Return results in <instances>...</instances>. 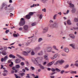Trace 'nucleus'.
<instances>
[{
    "label": "nucleus",
    "mask_w": 78,
    "mask_h": 78,
    "mask_svg": "<svg viewBox=\"0 0 78 78\" xmlns=\"http://www.w3.org/2000/svg\"><path fill=\"white\" fill-rule=\"evenodd\" d=\"M59 64V60L57 61L54 64V65L55 66L57 65V64Z\"/></svg>",
    "instance_id": "29"
},
{
    "label": "nucleus",
    "mask_w": 78,
    "mask_h": 78,
    "mask_svg": "<svg viewBox=\"0 0 78 78\" xmlns=\"http://www.w3.org/2000/svg\"><path fill=\"white\" fill-rule=\"evenodd\" d=\"M1 62H3L4 61H5V60L4 58H1Z\"/></svg>",
    "instance_id": "36"
},
{
    "label": "nucleus",
    "mask_w": 78,
    "mask_h": 78,
    "mask_svg": "<svg viewBox=\"0 0 78 78\" xmlns=\"http://www.w3.org/2000/svg\"><path fill=\"white\" fill-rule=\"evenodd\" d=\"M31 68L32 69V70H34L35 68L34 67H33V66H31Z\"/></svg>",
    "instance_id": "48"
},
{
    "label": "nucleus",
    "mask_w": 78,
    "mask_h": 78,
    "mask_svg": "<svg viewBox=\"0 0 78 78\" xmlns=\"http://www.w3.org/2000/svg\"><path fill=\"white\" fill-rule=\"evenodd\" d=\"M39 5V4H35V6H37Z\"/></svg>",
    "instance_id": "59"
},
{
    "label": "nucleus",
    "mask_w": 78,
    "mask_h": 78,
    "mask_svg": "<svg viewBox=\"0 0 78 78\" xmlns=\"http://www.w3.org/2000/svg\"><path fill=\"white\" fill-rule=\"evenodd\" d=\"M12 70H16V67H13L12 68Z\"/></svg>",
    "instance_id": "60"
},
{
    "label": "nucleus",
    "mask_w": 78,
    "mask_h": 78,
    "mask_svg": "<svg viewBox=\"0 0 78 78\" xmlns=\"http://www.w3.org/2000/svg\"><path fill=\"white\" fill-rule=\"evenodd\" d=\"M26 78H30V76H26Z\"/></svg>",
    "instance_id": "64"
},
{
    "label": "nucleus",
    "mask_w": 78,
    "mask_h": 78,
    "mask_svg": "<svg viewBox=\"0 0 78 78\" xmlns=\"http://www.w3.org/2000/svg\"><path fill=\"white\" fill-rule=\"evenodd\" d=\"M64 70H62L61 71V72H60V73L61 74H63V73H64Z\"/></svg>",
    "instance_id": "47"
},
{
    "label": "nucleus",
    "mask_w": 78,
    "mask_h": 78,
    "mask_svg": "<svg viewBox=\"0 0 78 78\" xmlns=\"http://www.w3.org/2000/svg\"><path fill=\"white\" fill-rule=\"evenodd\" d=\"M53 48L54 50H55L56 51H59V49L58 48H57V47L55 45L53 46Z\"/></svg>",
    "instance_id": "17"
},
{
    "label": "nucleus",
    "mask_w": 78,
    "mask_h": 78,
    "mask_svg": "<svg viewBox=\"0 0 78 78\" xmlns=\"http://www.w3.org/2000/svg\"><path fill=\"white\" fill-rule=\"evenodd\" d=\"M9 57L10 58H12L13 59H14V58H16V57H15V56L13 55L12 54H10L9 55Z\"/></svg>",
    "instance_id": "15"
},
{
    "label": "nucleus",
    "mask_w": 78,
    "mask_h": 78,
    "mask_svg": "<svg viewBox=\"0 0 78 78\" xmlns=\"http://www.w3.org/2000/svg\"><path fill=\"white\" fill-rule=\"evenodd\" d=\"M51 70L52 72H54V71H55V69H52Z\"/></svg>",
    "instance_id": "61"
},
{
    "label": "nucleus",
    "mask_w": 78,
    "mask_h": 78,
    "mask_svg": "<svg viewBox=\"0 0 78 78\" xmlns=\"http://www.w3.org/2000/svg\"><path fill=\"white\" fill-rule=\"evenodd\" d=\"M42 10L44 12H46V9L45 8L42 9Z\"/></svg>",
    "instance_id": "50"
},
{
    "label": "nucleus",
    "mask_w": 78,
    "mask_h": 78,
    "mask_svg": "<svg viewBox=\"0 0 78 78\" xmlns=\"http://www.w3.org/2000/svg\"><path fill=\"white\" fill-rule=\"evenodd\" d=\"M55 70H56V71H57V72H60L61 71V70H60L58 68H56Z\"/></svg>",
    "instance_id": "41"
},
{
    "label": "nucleus",
    "mask_w": 78,
    "mask_h": 78,
    "mask_svg": "<svg viewBox=\"0 0 78 78\" xmlns=\"http://www.w3.org/2000/svg\"><path fill=\"white\" fill-rule=\"evenodd\" d=\"M45 59H46V60H47V56H44Z\"/></svg>",
    "instance_id": "54"
},
{
    "label": "nucleus",
    "mask_w": 78,
    "mask_h": 78,
    "mask_svg": "<svg viewBox=\"0 0 78 78\" xmlns=\"http://www.w3.org/2000/svg\"><path fill=\"white\" fill-rule=\"evenodd\" d=\"M34 6H35V4H33V5L30 6V8H33V7H34Z\"/></svg>",
    "instance_id": "56"
},
{
    "label": "nucleus",
    "mask_w": 78,
    "mask_h": 78,
    "mask_svg": "<svg viewBox=\"0 0 78 78\" xmlns=\"http://www.w3.org/2000/svg\"><path fill=\"white\" fill-rule=\"evenodd\" d=\"M71 11L73 13H74V12H75V9L74 8H73Z\"/></svg>",
    "instance_id": "33"
},
{
    "label": "nucleus",
    "mask_w": 78,
    "mask_h": 78,
    "mask_svg": "<svg viewBox=\"0 0 78 78\" xmlns=\"http://www.w3.org/2000/svg\"><path fill=\"white\" fill-rule=\"evenodd\" d=\"M74 21L75 22H78V19L76 18H75L74 19Z\"/></svg>",
    "instance_id": "31"
},
{
    "label": "nucleus",
    "mask_w": 78,
    "mask_h": 78,
    "mask_svg": "<svg viewBox=\"0 0 78 78\" xmlns=\"http://www.w3.org/2000/svg\"><path fill=\"white\" fill-rule=\"evenodd\" d=\"M69 7H70V8H73V7H74V5H73V4H72V3H69Z\"/></svg>",
    "instance_id": "12"
},
{
    "label": "nucleus",
    "mask_w": 78,
    "mask_h": 78,
    "mask_svg": "<svg viewBox=\"0 0 78 78\" xmlns=\"http://www.w3.org/2000/svg\"><path fill=\"white\" fill-rule=\"evenodd\" d=\"M69 36L72 39H75V36L73 34H70L69 35Z\"/></svg>",
    "instance_id": "7"
},
{
    "label": "nucleus",
    "mask_w": 78,
    "mask_h": 78,
    "mask_svg": "<svg viewBox=\"0 0 78 78\" xmlns=\"http://www.w3.org/2000/svg\"><path fill=\"white\" fill-rule=\"evenodd\" d=\"M64 62V61L63 60H61V61H59V64L60 65L62 64Z\"/></svg>",
    "instance_id": "18"
},
{
    "label": "nucleus",
    "mask_w": 78,
    "mask_h": 78,
    "mask_svg": "<svg viewBox=\"0 0 78 78\" xmlns=\"http://www.w3.org/2000/svg\"><path fill=\"white\" fill-rule=\"evenodd\" d=\"M19 31H22V27H20L19 28Z\"/></svg>",
    "instance_id": "55"
},
{
    "label": "nucleus",
    "mask_w": 78,
    "mask_h": 78,
    "mask_svg": "<svg viewBox=\"0 0 78 78\" xmlns=\"http://www.w3.org/2000/svg\"><path fill=\"white\" fill-rule=\"evenodd\" d=\"M9 30H6V31H5V33H6V34H8V32H9Z\"/></svg>",
    "instance_id": "52"
},
{
    "label": "nucleus",
    "mask_w": 78,
    "mask_h": 78,
    "mask_svg": "<svg viewBox=\"0 0 78 78\" xmlns=\"http://www.w3.org/2000/svg\"><path fill=\"white\" fill-rule=\"evenodd\" d=\"M38 59H39V58H34V60H33V61L34 64H37V63H38L37 61H39Z\"/></svg>",
    "instance_id": "3"
},
{
    "label": "nucleus",
    "mask_w": 78,
    "mask_h": 78,
    "mask_svg": "<svg viewBox=\"0 0 78 78\" xmlns=\"http://www.w3.org/2000/svg\"><path fill=\"white\" fill-rule=\"evenodd\" d=\"M40 48L39 47H37L35 48L36 50H39V49Z\"/></svg>",
    "instance_id": "46"
},
{
    "label": "nucleus",
    "mask_w": 78,
    "mask_h": 78,
    "mask_svg": "<svg viewBox=\"0 0 78 78\" xmlns=\"http://www.w3.org/2000/svg\"><path fill=\"white\" fill-rule=\"evenodd\" d=\"M54 62H55L54 61H53L51 62L48 63V66H51V65H52L53 64H54Z\"/></svg>",
    "instance_id": "13"
},
{
    "label": "nucleus",
    "mask_w": 78,
    "mask_h": 78,
    "mask_svg": "<svg viewBox=\"0 0 78 78\" xmlns=\"http://www.w3.org/2000/svg\"><path fill=\"white\" fill-rule=\"evenodd\" d=\"M70 73L71 74H76V71H71Z\"/></svg>",
    "instance_id": "22"
},
{
    "label": "nucleus",
    "mask_w": 78,
    "mask_h": 78,
    "mask_svg": "<svg viewBox=\"0 0 78 78\" xmlns=\"http://www.w3.org/2000/svg\"><path fill=\"white\" fill-rule=\"evenodd\" d=\"M43 33H45L46 32H47V30H48V28L46 27L44 28L43 30Z\"/></svg>",
    "instance_id": "9"
},
{
    "label": "nucleus",
    "mask_w": 78,
    "mask_h": 78,
    "mask_svg": "<svg viewBox=\"0 0 78 78\" xmlns=\"http://www.w3.org/2000/svg\"><path fill=\"white\" fill-rule=\"evenodd\" d=\"M28 26L27 25H25L23 27V28L24 30H28Z\"/></svg>",
    "instance_id": "8"
},
{
    "label": "nucleus",
    "mask_w": 78,
    "mask_h": 78,
    "mask_svg": "<svg viewBox=\"0 0 78 78\" xmlns=\"http://www.w3.org/2000/svg\"><path fill=\"white\" fill-rule=\"evenodd\" d=\"M35 12H30L29 13V16L31 17V16H33V14H34V13H35Z\"/></svg>",
    "instance_id": "23"
},
{
    "label": "nucleus",
    "mask_w": 78,
    "mask_h": 78,
    "mask_svg": "<svg viewBox=\"0 0 78 78\" xmlns=\"http://www.w3.org/2000/svg\"><path fill=\"white\" fill-rule=\"evenodd\" d=\"M64 51H65V52H66V53H69V49L68 48L65 47L64 48Z\"/></svg>",
    "instance_id": "5"
},
{
    "label": "nucleus",
    "mask_w": 78,
    "mask_h": 78,
    "mask_svg": "<svg viewBox=\"0 0 78 78\" xmlns=\"http://www.w3.org/2000/svg\"><path fill=\"white\" fill-rule=\"evenodd\" d=\"M15 76L16 78H20V77L19 76H17L16 74H15Z\"/></svg>",
    "instance_id": "39"
},
{
    "label": "nucleus",
    "mask_w": 78,
    "mask_h": 78,
    "mask_svg": "<svg viewBox=\"0 0 78 78\" xmlns=\"http://www.w3.org/2000/svg\"><path fill=\"white\" fill-rule=\"evenodd\" d=\"M34 51H33L32 52H31V54L32 55H34Z\"/></svg>",
    "instance_id": "44"
},
{
    "label": "nucleus",
    "mask_w": 78,
    "mask_h": 78,
    "mask_svg": "<svg viewBox=\"0 0 78 78\" xmlns=\"http://www.w3.org/2000/svg\"><path fill=\"white\" fill-rule=\"evenodd\" d=\"M15 67L17 68V69H19V68H20V66L18 65H17Z\"/></svg>",
    "instance_id": "40"
},
{
    "label": "nucleus",
    "mask_w": 78,
    "mask_h": 78,
    "mask_svg": "<svg viewBox=\"0 0 78 78\" xmlns=\"http://www.w3.org/2000/svg\"><path fill=\"white\" fill-rule=\"evenodd\" d=\"M69 45L71 46V47H72L73 49H75V44H69Z\"/></svg>",
    "instance_id": "14"
},
{
    "label": "nucleus",
    "mask_w": 78,
    "mask_h": 78,
    "mask_svg": "<svg viewBox=\"0 0 78 78\" xmlns=\"http://www.w3.org/2000/svg\"><path fill=\"white\" fill-rule=\"evenodd\" d=\"M4 72H6V73H8V70H5L4 71H3Z\"/></svg>",
    "instance_id": "62"
},
{
    "label": "nucleus",
    "mask_w": 78,
    "mask_h": 78,
    "mask_svg": "<svg viewBox=\"0 0 78 78\" xmlns=\"http://www.w3.org/2000/svg\"><path fill=\"white\" fill-rule=\"evenodd\" d=\"M43 55V53H42V51H41V52L39 53H38V55L39 56H41Z\"/></svg>",
    "instance_id": "26"
},
{
    "label": "nucleus",
    "mask_w": 78,
    "mask_h": 78,
    "mask_svg": "<svg viewBox=\"0 0 78 78\" xmlns=\"http://www.w3.org/2000/svg\"><path fill=\"white\" fill-rule=\"evenodd\" d=\"M12 65H13V62H11V64L9 65V66L10 67H12Z\"/></svg>",
    "instance_id": "43"
},
{
    "label": "nucleus",
    "mask_w": 78,
    "mask_h": 78,
    "mask_svg": "<svg viewBox=\"0 0 78 78\" xmlns=\"http://www.w3.org/2000/svg\"><path fill=\"white\" fill-rule=\"evenodd\" d=\"M42 38H39L38 42H40L41 41H42Z\"/></svg>",
    "instance_id": "37"
},
{
    "label": "nucleus",
    "mask_w": 78,
    "mask_h": 78,
    "mask_svg": "<svg viewBox=\"0 0 78 78\" xmlns=\"http://www.w3.org/2000/svg\"><path fill=\"white\" fill-rule=\"evenodd\" d=\"M8 55H6L4 57V59L5 60V61H6V59H8Z\"/></svg>",
    "instance_id": "34"
},
{
    "label": "nucleus",
    "mask_w": 78,
    "mask_h": 78,
    "mask_svg": "<svg viewBox=\"0 0 78 78\" xmlns=\"http://www.w3.org/2000/svg\"><path fill=\"white\" fill-rule=\"evenodd\" d=\"M25 70H27V71H28L29 70V69L27 68V67H25Z\"/></svg>",
    "instance_id": "57"
},
{
    "label": "nucleus",
    "mask_w": 78,
    "mask_h": 78,
    "mask_svg": "<svg viewBox=\"0 0 78 78\" xmlns=\"http://www.w3.org/2000/svg\"><path fill=\"white\" fill-rule=\"evenodd\" d=\"M69 12V10H68L66 13H63V14L65 15L67 14H68Z\"/></svg>",
    "instance_id": "38"
},
{
    "label": "nucleus",
    "mask_w": 78,
    "mask_h": 78,
    "mask_svg": "<svg viewBox=\"0 0 78 78\" xmlns=\"http://www.w3.org/2000/svg\"><path fill=\"white\" fill-rule=\"evenodd\" d=\"M37 17L39 18V19H42V16H42V14H37Z\"/></svg>",
    "instance_id": "6"
},
{
    "label": "nucleus",
    "mask_w": 78,
    "mask_h": 78,
    "mask_svg": "<svg viewBox=\"0 0 78 78\" xmlns=\"http://www.w3.org/2000/svg\"><path fill=\"white\" fill-rule=\"evenodd\" d=\"M26 18L27 19H30V18H31V16L28 14L27 15H26Z\"/></svg>",
    "instance_id": "16"
},
{
    "label": "nucleus",
    "mask_w": 78,
    "mask_h": 78,
    "mask_svg": "<svg viewBox=\"0 0 78 78\" xmlns=\"http://www.w3.org/2000/svg\"><path fill=\"white\" fill-rule=\"evenodd\" d=\"M57 16V14L54 15V16H53V19H54V20L56 19V16Z\"/></svg>",
    "instance_id": "35"
},
{
    "label": "nucleus",
    "mask_w": 78,
    "mask_h": 78,
    "mask_svg": "<svg viewBox=\"0 0 78 78\" xmlns=\"http://www.w3.org/2000/svg\"><path fill=\"white\" fill-rule=\"evenodd\" d=\"M58 54H55L54 56V58H56L58 57Z\"/></svg>",
    "instance_id": "27"
},
{
    "label": "nucleus",
    "mask_w": 78,
    "mask_h": 78,
    "mask_svg": "<svg viewBox=\"0 0 78 78\" xmlns=\"http://www.w3.org/2000/svg\"><path fill=\"white\" fill-rule=\"evenodd\" d=\"M69 67V65H66L64 67V69H67L68 67Z\"/></svg>",
    "instance_id": "32"
},
{
    "label": "nucleus",
    "mask_w": 78,
    "mask_h": 78,
    "mask_svg": "<svg viewBox=\"0 0 78 78\" xmlns=\"http://www.w3.org/2000/svg\"><path fill=\"white\" fill-rule=\"evenodd\" d=\"M52 51V48L51 47L48 48L47 49V52H51Z\"/></svg>",
    "instance_id": "4"
},
{
    "label": "nucleus",
    "mask_w": 78,
    "mask_h": 78,
    "mask_svg": "<svg viewBox=\"0 0 78 78\" xmlns=\"http://www.w3.org/2000/svg\"><path fill=\"white\" fill-rule=\"evenodd\" d=\"M13 36H14V37H17V35L16 34H13Z\"/></svg>",
    "instance_id": "53"
},
{
    "label": "nucleus",
    "mask_w": 78,
    "mask_h": 78,
    "mask_svg": "<svg viewBox=\"0 0 78 78\" xmlns=\"http://www.w3.org/2000/svg\"><path fill=\"white\" fill-rule=\"evenodd\" d=\"M20 75H21V76H23V75H25V73H21Z\"/></svg>",
    "instance_id": "58"
},
{
    "label": "nucleus",
    "mask_w": 78,
    "mask_h": 78,
    "mask_svg": "<svg viewBox=\"0 0 78 78\" xmlns=\"http://www.w3.org/2000/svg\"><path fill=\"white\" fill-rule=\"evenodd\" d=\"M2 53L3 55H7L5 51H3L2 52Z\"/></svg>",
    "instance_id": "25"
},
{
    "label": "nucleus",
    "mask_w": 78,
    "mask_h": 78,
    "mask_svg": "<svg viewBox=\"0 0 78 78\" xmlns=\"http://www.w3.org/2000/svg\"><path fill=\"white\" fill-rule=\"evenodd\" d=\"M67 23L68 25H71L72 24V23L70 20H68L67 21Z\"/></svg>",
    "instance_id": "24"
},
{
    "label": "nucleus",
    "mask_w": 78,
    "mask_h": 78,
    "mask_svg": "<svg viewBox=\"0 0 78 78\" xmlns=\"http://www.w3.org/2000/svg\"><path fill=\"white\" fill-rule=\"evenodd\" d=\"M50 27L53 28L55 27V28H58V25L56 23H55L53 24L50 25Z\"/></svg>",
    "instance_id": "2"
},
{
    "label": "nucleus",
    "mask_w": 78,
    "mask_h": 78,
    "mask_svg": "<svg viewBox=\"0 0 78 78\" xmlns=\"http://www.w3.org/2000/svg\"><path fill=\"white\" fill-rule=\"evenodd\" d=\"M17 56L18 57V58H20V59H22V60H23V61L25 60V58H24L22 57L20 55H17Z\"/></svg>",
    "instance_id": "10"
},
{
    "label": "nucleus",
    "mask_w": 78,
    "mask_h": 78,
    "mask_svg": "<svg viewBox=\"0 0 78 78\" xmlns=\"http://www.w3.org/2000/svg\"><path fill=\"white\" fill-rule=\"evenodd\" d=\"M78 60L76 61L75 62V64L74 65L76 66V67H78Z\"/></svg>",
    "instance_id": "21"
},
{
    "label": "nucleus",
    "mask_w": 78,
    "mask_h": 78,
    "mask_svg": "<svg viewBox=\"0 0 78 78\" xmlns=\"http://www.w3.org/2000/svg\"><path fill=\"white\" fill-rule=\"evenodd\" d=\"M47 64V62H45L43 63V65H45Z\"/></svg>",
    "instance_id": "63"
},
{
    "label": "nucleus",
    "mask_w": 78,
    "mask_h": 78,
    "mask_svg": "<svg viewBox=\"0 0 78 78\" xmlns=\"http://www.w3.org/2000/svg\"><path fill=\"white\" fill-rule=\"evenodd\" d=\"M74 30H78V27H74L73 28Z\"/></svg>",
    "instance_id": "45"
},
{
    "label": "nucleus",
    "mask_w": 78,
    "mask_h": 78,
    "mask_svg": "<svg viewBox=\"0 0 78 78\" xmlns=\"http://www.w3.org/2000/svg\"><path fill=\"white\" fill-rule=\"evenodd\" d=\"M31 25L32 27H33L34 26H35V25H36V23H33L31 24Z\"/></svg>",
    "instance_id": "30"
},
{
    "label": "nucleus",
    "mask_w": 78,
    "mask_h": 78,
    "mask_svg": "<svg viewBox=\"0 0 78 78\" xmlns=\"http://www.w3.org/2000/svg\"><path fill=\"white\" fill-rule=\"evenodd\" d=\"M28 52L25 51H23V55H25L26 56H27V55H28Z\"/></svg>",
    "instance_id": "20"
},
{
    "label": "nucleus",
    "mask_w": 78,
    "mask_h": 78,
    "mask_svg": "<svg viewBox=\"0 0 78 78\" xmlns=\"http://www.w3.org/2000/svg\"><path fill=\"white\" fill-rule=\"evenodd\" d=\"M31 49H28L27 50V53H29L30 52H31Z\"/></svg>",
    "instance_id": "28"
},
{
    "label": "nucleus",
    "mask_w": 78,
    "mask_h": 78,
    "mask_svg": "<svg viewBox=\"0 0 78 78\" xmlns=\"http://www.w3.org/2000/svg\"><path fill=\"white\" fill-rule=\"evenodd\" d=\"M21 66H24V63L23 62H21L20 63Z\"/></svg>",
    "instance_id": "51"
},
{
    "label": "nucleus",
    "mask_w": 78,
    "mask_h": 78,
    "mask_svg": "<svg viewBox=\"0 0 78 78\" xmlns=\"http://www.w3.org/2000/svg\"><path fill=\"white\" fill-rule=\"evenodd\" d=\"M39 66L40 69H42V70H44V69H45V68L44 67V66L42 65L41 64H39Z\"/></svg>",
    "instance_id": "11"
},
{
    "label": "nucleus",
    "mask_w": 78,
    "mask_h": 78,
    "mask_svg": "<svg viewBox=\"0 0 78 78\" xmlns=\"http://www.w3.org/2000/svg\"><path fill=\"white\" fill-rule=\"evenodd\" d=\"M25 19L23 18H21L20 22L19 23V24L20 26H23L25 25Z\"/></svg>",
    "instance_id": "1"
},
{
    "label": "nucleus",
    "mask_w": 78,
    "mask_h": 78,
    "mask_svg": "<svg viewBox=\"0 0 78 78\" xmlns=\"http://www.w3.org/2000/svg\"><path fill=\"white\" fill-rule=\"evenodd\" d=\"M15 61L16 63H19L20 62V60L19 58H17Z\"/></svg>",
    "instance_id": "19"
},
{
    "label": "nucleus",
    "mask_w": 78,
    "mask_h": 78,
    "mask_svg": "<svg viewBox=\"0 0 78 78\" xmlns=\"http://www.w3.org/2000/svg\"><path fill=\"white\" fill-rule=\"evenodd\" d=\"M62 56H66V55L65 53H62Z\"/></svg>",
    "instance_id": "49"
},
{
    "label": "nucleus",
    "mask_w": 78,
    "mask_h": 78,
    "mask_svg": "<svg viewBox=\"0 0 78 78\" xmlns=\"http://www.w3.org/2000/svg\"><path fill=\"white\" fill-rule=\"evenodd\" d=\"M30 41H28L27 43H26V44L27 45H30Z\"/></svg>",
    "instance_id": "42"
}]
</instances>
